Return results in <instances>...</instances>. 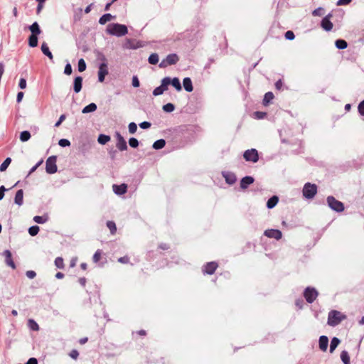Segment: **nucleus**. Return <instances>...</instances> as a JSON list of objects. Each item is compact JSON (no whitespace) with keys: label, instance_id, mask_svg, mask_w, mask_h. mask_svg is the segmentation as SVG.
Masks as SVG:
<instances>
[{"label":"nucleus","instance_id":"nucleus-1","mask_svg":"<svg viewBox=\"0 0 364 364\" xmlns=\"http://www.w3.org/2000/svg\"><path fill=\"white\" fill-rule=\"evenodd\" d=\"M106 31L108 34L117 37H122L128 33L127 26L118 23H109Z\"/></svg>","mask_w":364,"mask_h":364},{"label":"nucleus","instance_id":"nucleus-2","mask_svg":"<svg viewBox=\"0 0 364 364\" xmlns=\"http://www.w3.org/2000/svg\"><path fill=\"white\" fill-rule=\"evenodd\" d=\"M346 319V316L337 310H331L328 315L327 323L330 326H336L343 320Z\"/></svg>","mask_w":364,"mask_h":364},{"label":"nucleus","instance_id":"nucleus-3","mask_svg":"<svg viewBox=\"0 0 364 364\" xmlns=\"http://www.w3.org/2000/svg\"><path fill=\"white\" fill-rule=\"evenodd\" d=\"M318 187L314 183H306L303 187L302 193L306 199H312L317 193Z\"/></svg>","mask_w":364,"mask_h":364},{"label":"nucleus","instance_id":"nucleus-4","mask_svg":"<svg viewBox=\"0 0 364 364\" xmlns=\"http://www.w3.org/2000/svg\"><path fill=\"white\" fill-rule=\"evenodd\" d=\"M100 59L102 61L99 65L98 80L100 82H104L105 76L108 74V66L107 59L104 55H101Z\"/></svg>","mask_w":364,"mask_h":364},{"label":"nucleus","instance_id":"nucleus-5","mask_svg":"<svg viewBox=\"0 0 364 364\" xmlns=\"http://www.w3.org/2000/svg\"><path fill=\"white\" fill-rule=\"evenodd\" d=\"M326 202L328 207L338 213L342 212L344 210V205L342 202L336 200L333 196H330L326 198Z\"/></svg>","mask_w":364,"mask_h":364},{"label":"nucleus","instance_id":"nucleus-6","mask_svg":"<svg viewBox=\"0 0 364 364\" xmlns=\"http://www.w3.org/2000/svg\"><path fill=\"white\" fill-rule=\"evenodd\" d=\"M57 156H51L48 158L46 162V171L49 174H53L57 172L58 167L56 165Z\"/></svg>","mask_w":364,"mask_h":364},{"label":"nucleus","instance_id":"nucleus-7","mask_svg":"<svg viewBox=\"0 0 364 364\" xmlns=\"http://www.w3.org/2000/svg\"><path fill=\"white\" fill-rule=\"evenodd\" d=\"M318 295V292L314 287H308L304 291V296L306 301L309 304L313 303L316 300Z\"/></svg>","mask_w":364,"mask_h":364},{"label":"nucleus","instance_id":"nucleus-8","mask_svg":"<svg viewBox=\"0 0 364 364\" xmlns=\"http://www.w3.org/2000/svg\"><path fill=\"white\" fill-rule=\"evenodd\" d=\"M179 60V58L176 53L168 54L166 58L160 63V68H166L168 65L176 64Z\"/></svg>","mask_w":364,"mask_h":364},{"label":"nucleus","instance_id":"nucleus-9","mask_svg":"<svg viewBox=\"0 0 364 364\" xmlns=\"http://www.w3.org/2000/svg\"><path fill=\"white\" fill-rule=\"evenodd\" d=\"M243 157L246 161L256 163L259 160L258 151L255 149H247L243 153Z\"/></svg>","mask_w":364,"mask_h":364},{"label":"nucleus","instance_id":"nucleus-10","mask_svg":"<svg viewBox=\"0 0 364 364\" xmlns=\"http://www.w3.org/2000/svg\"><path fill=\"white\" fill-rule=\"evenodd\" d=\"M264 235L269 238H274L279 240L282 237V233L280 230L276 229H268L264 232Z\"/></svg>","mask_w":364,"mask_h":364},{"label":"nucleus","instance_id":"nucleus-11","mask_svg":"<svg viewBox=\"0 0 364 364\" xmlns=\"http://www.w3.org/2000/svg\"><path fill=\"white\" fill-rule=\"evenodd\" d=\"M117 144L116 146L119 151H125L127 149V144L124 137L119 132H116Z\"/></svg>","mask_w":364,"mask_h":364},{"label":"nucleus","instance_id":"nucleus-12","mask_svg":"<svg viewBox=\"0 0 364 364\" xmlns=\"http://www.w3.org/2000/svg\"><path fill=\"white\" fill-rule=\"evenodd\" d=\"M218 267V264L215 262H208L203 266V272L204 274H213Z\"/></svg>","mask_w":364,"mask_h":364},{"label":"nucleus","instance_id":"nucleus-13","mask_svg":"<svg viewBox=\"0 0 364 364\" xmlns=\"http://www.w3.org/2000/svg\"><path fill=\"white\" fill-rule=\"evenodd\" d=\"M4 256L5 257V263L9 267H11L13 269H16V264L12 259L11 252L9 250H6L3 252Z\"/></svg>","mask_w":364,"mask_h":364},{"label":"nucleus","instance_id":"nucleus-14","mask_svg":"<svg viewBox=\"0 0 364 364\" xmlns=\"http://www.w3.org/2000/svg\"><path fill=\"white\" fill-rule=\"evenodd\" d=\"M222 175L225 178L227 183L232 185L236 182L237 178L235 173L230 171H223Z\"/></svg>","mask_w":364,"mask_h":364},{"label":"nucleus","instance_id":"nucleus-15","mask_svg":"<svg viewBox=\"0 0 364 364\" xmlns=\"http://www.w3.org/2000/svg\"><path fill=\"white\" fill-rule=\"evenodd\" d=\"M112 188L115 194L121 196L127 192V186L125 183H122L121 185L114 184L113 185Z\"/></svg>","mask_w":364,"mask_h":364},{"label":"nucleus","instance_id":"nucleus-16","mask_svg":"<svg viewBox=\"0 0 364 364\" xmlns=\"http://www.w3.org/2000/svg\"><path fill=\"white\" fill-rule=\"evenodd\" d=\"M82 87V77L81 76H77L75 77L73 81V90L75 93H78L81 91Z\"/></svg>","mask_w":364,"mask_h":364},{"label":"nucleus","instance_id":"nucleus-17","mask_svg":"<svg viewBox=\"0 0 364 364\" xmlns=\"http://www.w3.org/2000/svg\"><path fill=\"white\" fill-rule=\"evenodd\" d=\"M254 178L252 176H245L240 181V188L246 189L250 185L254 183Z\"/></svg>","mask_w":364,"mask_h":364},{"label":"nucleus","instance_id":"nucleus-18","mask_svg":"<svg viewBox=\"0 0 364 364\" xmlns=\"http://www.w3.org/2000/svg\"><path fill=\"white\" fill-rule=\"evenodd\" d=\"M142 46H143V45H142L141 42H140V41L134 42V41H132L131 39H127V42L124 45V48H129V49H137Z\"/></svg>","mask_w":364,"mask_h":364},{"label":"nucleus","instance_id":"nucleus-19","mask_svg":"<svg viewBox=\"0 0 364 364\" xmlns=\"http://www.w3.org/2000/svg\"><path fill=\"white\" fill-rule=\"evenodd\" d=\"M318 345H319V348L322 351H326L327 350L328 345V337L326 336H320L319 341H318Z\"/></svg>","mask_w":364,"mask_h":364},{"label":"nucleus","instance_id":"nucleus-20","mask_svg":"<svg viewBox=\"0 0 364 364\" xmlns=\"http://www.w3.org/2000/svg\"><path fill=\"white\" fill-rule=\"evenodd\" d=\"M14 203L21 206L23 203V191L22 189L17 191L14 198Z\"/></svg>","mask_w":364,"mask_h":364},{"label":"nucleus","instance_id":"nucleus-21","mask_svg":"<svg viewBox=\"0 0 364 364\" xmlns=\"http://www.w3.org/2000/svg\"><path fill=\"white\" fill-rule=\"evenodd\" d=\"M321 27L326 31H330L333 28L332 22L327 18H323L321 23Z\"/></svg>","mask_w":364,"mask_h":364},{"label":"nucleus","instance_id":"nucleus-22","mask_svg":"<svg viewBox=\"0 0 364 364\" xmlns=\"http://www.w3.org/2000/svg\"><path fill=\"white\" fill-rule=\"evenodd\" d=\"M183 87L186 91L191 92L193 90L192 81L190 77H185L183 80Z\"/></svg>","mask_w":364,"mask_h":364},{"label":"nucleus","instance_id":"nucleus-23","mask_svg":"<svg viewBox=\"0 0 364 364\" xmlns=\"http://www.w3.org/2000/svg\"><path fill=\"white\" fill-rule=\"evenodd\" d=\"M28 28L31 32V35L38 36L41 33V30L37 22L33 23Z\"/></svg>","mask_w":364,"mask_h":364},{"label":"nucleus","instance_id":"nucleus-24","mask_svg":"<svg viewBox=\"0 0 364 364\" xmlns=\"http://www.w3.org/2000/svg\"><path fill=\"white\" fill-rule=\"evenodd\" d=\"M115 16H112L111 14H105L102 15L99 19V23L101 25H105L107 22L114 19Z\"/></svg>","mask_w":364,"mask_h":364},{"label":"nucleus","instance_id":"nucleus-25","mask_svg":"<svg viewBox=\"0 0 364 364\" xmlns=\"http://www.w3.org/2000/svg\"><path fill=\"white\" fill-rule=\"evenodd\" d=\"M41 50L43 53L48 57V58L51 60L53 59V56L52 53L50 51L48 46L46 43L43 42L41 45Z\"/></svg>","mask_w":364,"mask_h":364},{"label":"nucleus","instance_id":"nucleus-26","mask_svg":"<svg viewBox=\"0 0 364 364\" xmlns=\"http://www.w3.org/2000/svg\"><path fill=\"white\" fill-rule=\"evenodd\" d=\"M169 85H171L175 87L177 91H181L182 90L181 82L178 77H173V79L170 77Z\"/></svg>","mask_w":364,"mask_h":364},{"label":"nucleus","instance_id":"nucleus-27","mask_svg":"<svg viewBox=\"0 0 364 364\" xmlns=\"http://www.w3.org/2000/svg\"><path fill=\"white\" fill-rule=\"evenodd\" d=\"M279 201V198L276 196L271 197L267 202V207L269 209H272L276 206Z\"/></svg>","mask_w":364,"mask_h":364},{"label":"nucleus","instance_id":"nucleus-28","mask_svg":"<svg viewBox=\"0 0 364 364\" xmlns=\"http://www.w3.org/2000/svg\"><path fill=\"white\" fill-rule=\"evenodd\" d=\"M97 107L95 103L92 102L89 104L88 105L85 106L83 109L82 112L83 114H87L90 112H95L97 109Z\"/></svg>","mask_w":364,"mask_h":364},{"label":"nucleus","instance_id":"nucleus-29","mask_svg":"<svg viewBox=\"0 0 364 364\" xmlns=\"http://www.w3.org/2000/svg\"><path fill=\"white\" fill-rule=\"evenodd\" d=\"M165 145H166V141L163 139H159V140H156V141H154V143L152 145V147H153V149H154L156 150H159V149L164 148L165 146Z\"/></svg>","mask_w":364,"mask_h":364},{"label":"nucleus","instance_id":"nucleus-30","mask_svg":"<svg viewBox=\"0 0 364 364\" xmlns=\"http://www.w3.org/2000/svg\"><path fill=\"white\" fill-rule=\"evenodd\" d=\"M82 18V9L77 8L74 10L73 20L75 22L80 21Z\"/></svg>","mask_w":364,"mask_h":364},{"label":"nucleus","instance_id":"nucleus-31","mask_svg":"<svg viewBox=\"0 0 364 364\" xmlns=\"http://www.w3.org/2000/svg\"><path fill=\"white\" fill-rule=\"evenodd\" d=\"M336 47L338 49L343 50L347 48L348 43L345 40L338 39L335 42Z\"/></svg>","mask_w":364,"mask_h":364},{"label":"nucleus","instance_id":"nucleus-32","mask_svg":"<svg viewBox=\"0 0 364 364\" xmlns=\"http://www.w3.org/2000/svg\"><path fill=\"white\" fill-rule=\"evenodd\" d=\"M159 55L157 53H151L149 58H148V62L149 63H150L151 65H156L159 63Z\"/></svg>","mask_w":364,"mask_h":364},{"label":"nucleus","instance_id":"nucleus-33","mask_svg":"<svg viewBox=\"0 0 364 364\" xmlns=\"http://www.w3.org/2000/svg\"><path fill=\"white\" fill-rule=\"evenodd\" d=\"M274 98V94L272 92L265 93L263 99V105H268Z\"/></svg>","mask_w":364,"mask_h":364},{"label":"nucleus","instance_id":"nucleus-34","mask_svg":"<svg viewBox=\"0 0 364 364\" xmlns=\"http://www.w3.org/2000/svg\"><path fill=\"white\" fill-rule=\"evenodd\" d=\"M28 45L34 48L38 46V36L31 35L28 38Z\"/></svg>","mask_w":364,"mask_h":364},{"label":"nucleus","instance_id":"nucleus-35","mask_svg":"<svg viewBox=\"0 0 364 364\" xmlns=\"http://www.w3.org/2000/svg\"><path fill=\"white\" fill-rule=\"evenodd\" d=\"M97 141L100 144L104 145L110 141V136L101 134L99 135Z\"/></svg>","mask_w":364,"mask_h":364},{"label":"nucleus","instance_id":"nucleus-36","mask_svg":"<svg viewBox=\"0 0 364 364\" xmlns=\"http://www.w3.org/2000/svg\"><path fill=\"white\" fill-rule=\"evenodd\" d=\"M28 327L32 330L37 331L39 330L38 324L33 319H28Z\"/></svg>","mask_w":364,"mask_h":364},{"label":"nucleus","instance_id":"nucleus-37","mask_svg":"<svg viewBox=\"0 0 364 364\" xmlns=\"http://www.w3.org/2000/svg\"><path fill=\"white\" fill-rule=\"evenodd\" d=\"M340 343V340L334 337L331 339V344H330V352L333 353V350L337 348L338 344Z\"/></svg>","mask_w":364,"mask_h":364},{"label":"nucleus","instance_id":"nucleus-38","mask_svg":"<svg viewBox=\"0 0 364 364\" xmlns=\"http://www.w3.org/2000/svg\"><path fill=\"white\" fill-rule=\"evenodd\" d=\"M170 82V77H165L161 80L160 87L163 89V90L165 92L168 90V86L169 85Z\"/></svg>","mask_w":364,"mask_h":364},{"label":"nucleus","instance_id":"nucleus-39","mask_svg":"<svg viewBox=\"0 0 364 364\" xmlns=\"http://www.w3.org/2000/svg\"><path fill=\"white\" fill-rule=\"evenodd\" d=\"M341 359L344 364H350V356L346 350H343L341 353Z\"/></svg>","mask_w":364,"mask_h":364},{"label":"nucleus","instance_id":"nucleus-40","mask_svg":"<svg viewBox=\"0 0 364 364\" xmlns=\"http://www.w3.org/2000/svg\"><path fill=\"white\" fill-rule=\"evenodd\" d=\"M31 138V134L28 131H23L20 134V140L23 142L27 141Z\"/></svg>","mask_w":364,"mask_h":364},{"label":"nucleus","instance_id":"nucleus-41","mask_svg":"<svg viewBox=\"0 0 364 364\" xmlns=\"http://www.w3.org/2000/svg\"><path fill=\"white\" fill-rule=\"evenodd\" d=\"M11 162V159L10 157H7L4 162L0 166V171L3 172L6 170L8 166Z\"/></svg>","mask_w":364,"mask_h":364},{"label":"nucleus","instance_id":"nucleus-42","mask_svg":"<svg viewBox=\"0 0 364 364\" xmlns=\"http://www.w3.org/2000/svg\"><path fill=\"white\" fill-rule=\"evenodd\" d=\"M48 220L47 216L36 215L33 218V221L38 224H43Z\"/></svg>","mask_w":364,"mask_h":364},{"label":"nucleus","instance_id":"nucleus-43","mask_svg":"<svg viewBox=\"0 0 364 364\" xmlns=\"http://www.w3.org/2000/svg\"><path fill=\"white\" fill-rule=\"evenodd\" d=\"M107 227L109 229L110 232L113 235L117 231V227L116 224L113 221H107Z\"/></svg>","mask_w":364,"mask_h":364},{"label":"nucleus","instance_id":"nucleus-44","mask_svg":"<svg viewBox=\"0 0 364 364\" xmlns=\"http://www.w3.org/2000/svg\"><path fill=\"white\" fill-rule=\"evenodd\" d=\"M39 230H40V228L38 226L33 225L28 228V233L31 236H35L38 233Z\"/></svg>","mask_w":364,"mask_h":364},{"label":"nucleus","instance_id":"nucleus-45","mask_svg":"<svg viewBox=\"0 0 364 364\" xmlns=\"http://www.w3.org/2000/svg\"><path fill=\"white\" fill-rule=\"evenodd\" d=\"M162 108L166 112H171L175 109V106L172 103H167L164 105Z\"/></svg>","mask_w":364,"mask_h":364},{"label":"nucleus","instance_id":"nucleus-46","mask_svg":"<svg viewBox=\"0 0 364 364\" xmlns=\"http://www.w3.org/2000/svg\"><path fill=\"white\" fill-rule=\"evenodd\" d=\"M55 265L58 269H63L64 268L63 259L62 257H58L55 258Z\"/></svg>","mask_w":364,"mask_h":364},{"label":"nucleus","instance_id":"nucleus-47","mask_svg":"<svg viewBox=\"0 0 364 364\" xmlns=\"http://www.w3.org/2000/svg\"><path fill=\"white\" fill-rule=\"evenodd\" d=\"M77 67L79 72H83L85 70L86 63L82 58L79 60Z\"/></svg>","mask_w":364,"mask_h":364},{"label":"nucleus","instance_id":"nucleus-48","mask_svg":"<svg viewBox=\"0 0 364 364\" xmlns=\"http://www.w3.org/2000/svg\"><path fill=\"white\" fill-rule=\"evenodd\" d=\"M128 129L130 134H134L137 130V125L134 122H130L128 125Z\"/></svg>","mask_w":364,"mask_h":364},{"label":"nucleus","instance_id":"nucleus-49","mask_svg":"<svg viewBox=\"0 0 364 364\" xmlns=\"http://www.w3.org/2000/svg\"><path fill=\"white\" fill-rule=\"evenodd\" d=\"M101 255H102V251L100 250H97L94 255H93V257H92V260L95 263H97L99 262V260L101 258Z\"/></svg>","mask_w":364,"mask_h":364},{"label":"nucleus","instance_id":"nucleus-50","mask_svg":"<svg viewBox=\"0 0 364 364\" xmlns=\"http://www.w3.org/2000/svg\"><path fill=\"white\" fill-rule=\"evenodd\" d=\"M129 144L132 148H136L139 146V141L134 137H132L129 140Z\"/></svg>","mask_w":364,"mask_h":364},{"label":"nucleus","instance_id":"nucleus-51","mask_svg":"<svg viewBox=\"0 0 364 364\" xmlns=\"http://www.w3.org/2000/svg\"><path fill=\"white\" fill-rule=\"evenodd\" d=\"M312 14L314 16H321L323 14V9L318 7L313 11Z\"/></svg>","mask_w":364,"mask_h":364},{"label":"nucleus","instance_id":"nucleus-52","mask_svg":"<svg viewBox=\"0 0 364 364\" xmlns=\"http://www.w3.org/2000/svg\"><path fill=\"white\" fill-rule=\"evenodd\" d=\"M58 144L62 147H66L70 145V142L68 139H61L59 140Z\"/></svg>","mask_w":364,"mask_h":364},{"label":"nucleus","instance_id":"nucleus-53","mask_svg":"<svg viewBox=\"0 0 364 364\" xmlns=\"http://www.w3.org/2000/svg\"><path fill=\"white\" fill-rule=\"evenodd\" d=\"M284 36H285L286 39H287V40H290V41H291V40H294V38H295V35H294V32H293V31H287V32L285 33V35H284Z\"/></svg>","mask_w":364,"mask_h":364},{"label":"nucleus","instance_id":"nucleus-54","mask_svg":"<svg viewBox=\"0 0 364 364\" xmlns=\"http://www.w3.org/2000/svg\"><path fill=\"white\" fill-rule=\"evenodd\" d=\"M358 109L360 114L364 117V100L359 103Z\"/></svg>","mask_w":364,"mask_h":364},{"label":"nucleus","instance_id":"nucleus-55","mask_svg":"<svg viewBox=\"0 0 364 364\" xmlns=\"http://www.w3.org/2000/svg\"><path fill=\"white\" fill-rule=\"evenodd\" d=\"M164 92V91L163 90V89H161L160 87V86L156 87L154 91H153V95L154 96H159V95H162L163 93Z\"/></svg>","mask_w":364,"mask_h":364},{"label":"nucleus","instance_id":"nucleus-56","mask_svg":"<svg viewBox=\"0 0 364 364\" xmlns=\"http://www.w3.org/2000/svg\"><path fill=\"white\" fill-rule=\"evenodd\" d=\"M72 72H73V70H72L71 65L70 63H67L65 67L64 73L65 75H69L72 73Z\"/></svg>","mask_w":364,"mask_h":364},{"label":"nucleus","instance_id":"nucleus-57","mask_svg":"<svg viewBox=\"0 0 364 364\" xmlns=\"http://www.w3.org/2000/svg\"><path fill=\"white\" fill-rule=\"evenodd\" d=\"M43 162V160L41 159L40 160L35 166H33L31 170L29 171V173L28 174V176H29L30 174H31L32 173H33L37 168L38 167L42 164V163Z\"/></svg>","mask_w":364,"mask_h":364},{"label":"nucleus","instance_id":"nucleus-58","mask_svg":"<svg viewBox=\"0 0 364 364\" xmlns=\"http://www.w3.org/2000/svg\"><path fill=\"white\" fill-rule=\"evenodd\" d=\"M140 85L139 80L137 77V76L134 75L132 77V86L134 87H138Z\"/></svg>","mask_w":364,"mask_h":364},{"label":"nucleus","instance_id":"nucleus-59","mask_svg":"<svg viewBox=\"0 0 364 364\" xmlns=\"http://www.w3.org/2000/svg\"><path fill=\"white\" fill-rule=\"evenodd\" d=\"M65 118H66L65 114L60 115L58 120L55 124V127H58L61 124V123L65 119Z\"/></svg>","mask_w":364,"mask_h":364},{"label":"nucleus","instance_id":"nucleus-60","mask_svg":"<svg viewBox=\"0 0 364 364\" xmlns=\"http://www.w3.org/2000/svg\"><path fill=\"white\" fill-rule=\"evenodd\" d=\"M18 87L21 89H25L26 87V80L25 78H21L18 83Z\"/></svg>","mask_w":364,"mask_h":364},{"label":"nucleus","instance_id":"nucleus-61","mask_svg":"<svg viewBox=\"0 0 364 364\" xmlns=\"http://www.w3.org/2000/svg\"><path fill=\"white\" fill-rule=\"evenodd\" d=\"M352 0H338L336 5L337 6H345L348 5L351 2Z\"/></svg>","mask_w":364,"mask_h":364},{"label":"nucleus","instance_id":"nucleus-62","mask_svg":"<svg viewBox=\"0 0 364 364\" xmlns=\"http://www.w3.org/2000/svg\"><path fill=\"white\" fill-rule=\"evenodd\" d=\"M151 123L149 122H141L139 124V127L141 128V129H149L150 127H151Z\"/></svg>","mask_w":364,"mask_h":364},{"label":"nucleus","instance_id":"nucleus-63","mask_svg":"<svg viewBox=\"0 0 364 364\" xmlns=\"http://www.w3.org/2000/svg\"><path fill=\"white\" fill-rule=\"evenodd\" d=\"M26 276L29 279H33L36 276V273L33 270H28L26 273Z\"/></svg>","mask_w":364,"mask_h":364},{"label":"nucleus","instance_id":"nucleus-64","mask_svg":"<svg viewBox=\"0 0 364 364\" xmlns=\"http://www.w3.org/2000/svg\"><path fill=\"white\" fill-rule=\"evenodd\" d=\"M118 262L122 264H127L129 262V258L127 256L122 257L118 259Z\"/></svg>","mask_w":364,"mask_h":364}]
</instances>
